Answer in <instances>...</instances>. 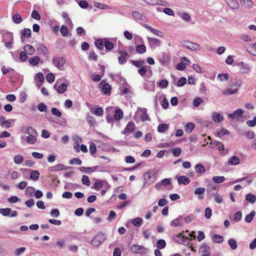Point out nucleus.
<instances>
[{
    "label": "nucleus",
    "mask_w": 256,
    "mask_h": 256,
    "mask_svg": "<svg viewBox=\"0 0 256 256\" xmlns=\"http://www.w3.org/2000/svg\"><path fill=\"white\" fill-rule=\"evenodd\" d=\"M67 86L65 84H62L58 88V92L60 94L64 93L66 90Z\"/></svg>",
    "instance_id": "63"
},
{
    "label": "nucleus",
    "mask_w": 256,
    "mask_h": 256,
    "mask_svg": "<svg viewBox=\"0 0 256 256\" xmlns=\"http://www.w3.org/2000/svg\"><path fill=\"white\" fill-rule=\"evenodd\" d=\"M182 219V216H179L178 218L173 220L170 222V226H172L178 227L182 226V224L180 222V220Z\"/></svg>",
    "instance_id": "33"
},
{
    "label": "nucleus",
    "mask_w": 256,
    "mask_h": 256,
    "mask_svg": "<svg viewBox=\"0 0 256 256\" xmlns=\"http://www.w3.org/2000/svg\"><path fill=\"white\" fill-rule=\"evenodd\" d=\"M143 178L144 180V184H143V187L145 186V185L148 186L154 182V178L150 172L145 173L143 175Z\"/></svg>",
    "instance_id": "8"
},
{
    "label": "nucleus",
    "mask_w": 256,
    "mask_h": 256,
    "mask_svg": "<svg viewBox=\"0 0 256 256\" xmlns=\"http://www.w3.org/2000/svg\"><path fill=\"white\" fill-rule=\"evenodd\" d=\"M228 164L231 165H236L240 163V159L236 156H232L228 160Z\"/></svg>",
    "instance_id": "28"
},
{
    "label": "nucleus",
    "mask_w": 256,
    "mask_h": 256,
    "mask_svg": "<svg viewBox=\"0 0 256 256\" xmlns=\"http://www.w3.org/2000/svg\"><path fill=\"white\" fill-rule=\"evenodd\" d=\"M102 90L104 94H108L111 90V88L108 84H105L102 87Z\"/></svg>",
    "instance_id": "47"
},
{
    "label": "nucleus",
    "mask_w": 256,
    "mask_h": 256,
    "mask_svg": "<svg viewBox=\"0 0 256 256\" xmlns=\"http://www.w3.org/2000/svg\"><path fill=\"white\" fill-rule=\"evenodd\" d=\"M214 144H215L216 146L220 152L222 154H223L224 146L223 145L222 143L220 142L215 141L214 142Z\"/></svg>",
    "instance_id": "44"
},
{
    "label": "nucleus",
    "mask_w": 256,
    "mask_h": 256,
    "mask_svg": "<svg viewBox=\"0 0 256 256\" xmlns=\"http://www.w3.org/2000/svg\"><path fill=\"white\" fill-rule=\"evenodd\" d=\"M14 37L12 32H8L3 35L2 42L13 41Z\"/></svg>",
    "instance_id": "30"
},
{
    "label": "nucleus",
    "mask_w": 256,
    "mask_h": 256,
    "mask_svg": "<svg viewBox=\"0 0 256 256\" xmlns=\"http://www.w3.org/2000/svg\"><path fill=\"white\" fill-rule=\"evenodd\" d=\"M212 240L216 243H222L224 241V238L222 236L215 234L212 236Z\"/></svg>",
    "instance_id": "31"
},
{
    "label": "nucleus",
    "mask_w": 256,
    "mask_h": 256,
    "mask_svg": "<svg viewBox=\"0 0 256 256\" xmlns=\"http://www.w3.org/2000/svg\"><path fill=\"white\" fill-rule=\"evenodd\" d=\"M166 242L164 240H159L156 244V246L158 248L162 249L166 247Z\"/></svg>",
    "instance_id": "48"
},
{
    "label": "nucleus",
    "mask_w": 256,
    "mask_h": 256,
    "mask_svg": "<svg viewBox=\"0 0 256 256\" xmlns=\"http://www.w3.org/2000/svg\"><path fill=\"white\" fill-rule=\"evenodd\" d=\"M98 168V166H95L94 167H88V168L81 166L79 168V170L80 172H83L84 173L89 174V173H90L91 172H93L95 171Z\"/></svg>",
    "instance_id": "17"
},
{
    "label": "nucleus",
    "mask_w": 256,
    "mask_h": 256,
    "mask_svg": "<svg viewBox=\"0 0 256 256\" xmlns=\"http://www.w3.org/2000/svg\"><path fill=\"white\" fill-rule=\"evenodd\" d=\"M15 120L10 119V120H7L6 119L5 117L3 116H0V125L2 126H4L6 128H9L11 126V122H15Z\"/></svg>",
    "instance_id": "10"
},
{
    "label": "nucleus",
    "mask_w": 256,
    "mask_h": 256,
    "mask_svg": "<svg viewBox=\"0 0 256 256\" xmlns=\"http://www.w3.org/2000/svg\"><path fill=\"white\" fill-rule=\"evenodd\" d=\"M147 110L145 108H140V112L141 113L140 118L142 122H144L149 119V116L147 114Z\"/></svg>",
    "instance_id": "25"
},
{
    "label": "nucleus",
    "mask_w": 256,
    "mask_h": 256,
    "mask_svg": "<svg viewBox=\"0 0 256 256\" xmlns=\"http://www.w3.org/2000/svg\"><path fill=\"white\" fill-rule=\"evenodd\" d=\"M148 40L149 45L152 48H155L156 47H158L161 44L160 40L157 38L148 37Z\"/></svg>",
    "instance_id": "12"
},
{
    "label": "nucleus",
    "mask_w": 256,
    "mask_h": 256,
    "mask_svg": "<svg viewBox=\"0 0 256 256\" xmlns=\"http://www.w3.org/2000/svg\"><path fill=\"white\" fill-rule=\"evenodd\" d=\"M94 44L98 49L102 50L103 48L104 44L102 40H97L95 41Z\"/></svg>",
    "instance_id": "60"
},
{
    "label": "nucleus",
    "mask_w": 256,
    "mask_h": 256,
    "mask_svg": "<svg viewBox=\"0 0 256 256\" xmlns=\"http://www.w3.org/2000/svg\"><path fill=\"white\" fill-rule=\"evenodd\" d=\"M34 192V188L32 186H28L25 190L26 196H31Z\"/></svg>",
    "instance_id": "58"
},
{
    "label": "nucleus",
    "mask_w": 256,
    "mask_h": 256,
    "mask_svg": "<svg viewBox=\"0 0 256 256\" xmlns=\"http://www.w3.org/2000/svg\"><path fill=\"white\" fill-rule=\"evenodd\" d=\"M116 212L113 210H110L109 213V215L108 217V220L109 222H112L116 218Z\"/></svg>",
    "instance_id": "55"
},
{
    "label": "nucleus",
    "mask_w": 256,
    "mask_h": 256,
    "mask_svg": "<svg viewBox=\"0 0 256 256\" xmlns=\"http://www.w3.org/2000/svg\"><path fill=\"white\" fill-rule=\"evenodd\" d=\"M31 30L30 28H24L22 32V36L26 38H30L31 36Z\"/></svg>",
    "instance_id": "61"
},
{
    "label": "nucleus",
    "mask_w": 256,
    "mask_h": 256,
    "mask_svg": "<svg viewBox=\"0 0 256 256\" xmlns=\"http://www.w3.org/2000/svg\"><path fill=\"white\" fill-rule=\"evenodd\" d=\"M241 85L242 82L240 80H231L227 86V89L225 90V95L236 93Z\"/></svg>",
    "instance_id": "1"
},
{
    "label": "nucleus",
    "mask_w": 256,
    "mask_h": 256,
    "mask_svg": "<svg viewBox=\"0 0 256 256\" xmlns=\"http://www.w3.org/2000/svg\"><path fill=\"white\" fill-rule=\"evenodd\" d=\"M173 239L178 244H185V242L188 240V238H186L182 233L178 234H175L172 236Z\"/></svg>",
    "instance_id": "11"
},
{
    "label": "nucleus",
    "mask_w": 256,
    "mask_h": 256,
    "mask_svg": "<svg viewBox=\"0 0 256 256\" xmlns=\"http://www.w3.org/2000/svg\"><path fill=\"white\" fill-rule=\"evenodd\" d=\"M226 4L229 7L232 9H238L239 8V4L236 0H228Z\"/></svg>",
    "instance_id": "24"
},
{
    "label": "nucleus",
    "mask_w": 256,
    "mask_h": 256,
    "mask_svg": "<svg viewBox=\"0 0 256 256\" xmlns=\"http://www.w3.org/2000/svg\"><path fill=\"white\" fill-rule=\"evenodd\" d=\"M182 45L186 48L192 51L198 52L200 50V44L188 40L183 41L182 42Z\"/></svg>",
    "instance_id": "3"
},
{
    "label": "nucleus",
    "mask_w": 256,
    "mask_h": 256,
    "mask_svg": "<svg viewBox=\"0 0 256 256\" xmlns=\"http://www.w3.org/2000/svg\"><path fill=\"white\" fill-rule=\"evenodd\" d=\"M94 5L96 7L100 9H101V10H105V9L109 8L108 6L106 4H102L99 2H95L94 3Z\"/></svg>",
    "instance_id": "53"
},
{
    "label": "nucleus",
    "mask_w": 256,
    "mask_h": 256,
    "mask_svg": "<svg viewBox=\"0 0 256 256\" xmlns=\"http://www.w3.org/2000/svg\"><path fill=\"white\" fill-rule=\"evenodd\" d=\"M210 247L206 244H202L200 248L201 254H210Z\"/></svg>",
    "instance_id": "26"
},
{
    "label": "nucleus",
    "mask_w": 256,
    "mask_h": 256,
    "mask_svg": "<svg viewBox=\"0 0 256 256\" xmlns=\"http://www.w3.org/2000/svg\"><path fill=\"white\" fill-rule=\"evenodd\" d=\"M130 249L132 252L135 254H144L146 253L147 251L146 248L138 244L132 245Z\"/></svg>",
    "instance_id": "4"
},
{
    "label": "nucleus",
    "mask_w": 256,
    "mask_h": 256,
    "mask_svg": "<svg viewBox=\"0 0 256 256\" xmlns=\"http://www.w3.org/2000/svg\"><path fill=\"white\" fill-rule=\"evenodd\" d=\"M246 200L248 201L252 204H254L256 201V198L255 196L248 194L246 196Z\"/></svg>",
    "instance_id": "42"
},
{
    "label": "nucleus",
    "mask_w": 256,
    "mask_h": 256,
    "mask_svg": "<svg viewBox=\"0 0 256 256\" xmlns=\"http://www.w3.org/2000/svg\"><path fill=\"white\" fill-rule=\"evenodd\" d=\"M91 112L94 114L96 116H102L104 114V110L102 108H96L94 112L91 110Z\"/></svg>",
    "instance_id": "46"
},
{
    "label": "nucleus",
    "mask_w": 256,
    "mask_h": 256,
    "mask_svg": "<svg viewBox=\"0 0 256 256\" xmlns=\"http://www.w3.org/2000/svg\"><path fill=\"white\" fill-rule=\"evenodd\" d=\"M10 211V208H0V214L4 216H8Z\"/></svg>",
    "instance_id": "51"
},
{
    "label": "nucleus",
    "mask_w": 256,
    "mask_h": 256,
    "mask_svg": "<svg viewBox=\"0 0 256 256\" xmlns=\"http://www.w3.org/2000/svg\"><path fill=\"white\" fill-rule=\"evenodd\" d=\"M102 244V241L99 238L98 236H95L92 240L90 244L94 247H98Z\"/></svg>",
    "instance_id": "27"
},
{
    "label": "nucleus",
    "mask_w": 256,
    "mask_h": 256,
    "mask_svg": "<svg viewBox=\"0 0 256 256\" xmlns=\"http://www.w3.org/2000/svg\"><path fill=\"white\" fill-rule=\"evenodd\" d=\"M242 217V212L240 211L236 212L233 217V220L234 222H238L240 221Z\"/></svg>",
    "instance_id": "49"
},
{
    "label": "nucleus",
    "mask_w": 256,
    "mask_h": 256,
    "mask_svg": "<svg viewBox=\"0 0 256 256\" xmlns=\"http://www.w3.org/2000/svg\"><path fill=\"white\" fill-rule=\"evenodd\" d=\"M255 214V212L254 210H252L250 214L246 216L245 218L246 222H250L252 220Z\"/></svg>",
    "instance_id": "43"
},
{
    "label": "nucleus",
    "mask_w": 256,
    "mask_h": 256,
    "mask_svg": "<svg viewBox=\"0 0 256 256\" xmlns=\"http://www.w3.org/2000/svg\"><path fill=\"white\" fill-rule=\"evenodd\" d=\"M123 112L119 108H116L114 110V119L117 121L120 120L123 117Z\"/></svg>",
    "instance_id": "19"
},
{
    "label": "nucleus",
    "mask_w": 256,
    "mask_h": 256,
    "mask_svg": "<svg viewBox=\"0 0 256 256\" xmlns=\"http://www.w3.org/2000/svg\"><path fill=\"white\" fill-rule=\"evenodd\" d=\"M66 168L67 167L65 166L64 164H58L54 166L50 167L48 170L51 172H55L62 170H66Z\"/></svg>",
    "instance_id": "23"
},
{
    "label": "nucleus",
    "mask_w": 256,
    "mask_h": 256,
    "mask_svg": "<svg viewBox=\"0 0 256 256\" xmlns=\"http://www.w3.org/2000/svg\"><path fill=\"white\" fill-rule=\"evenodd\" d=\"M24 158L21 155L18 154L14 158V162L16 164H20L24 161Z\"/></svg>",
    "instance_id": "40"
},
{
    "label": "nucleus",
    "mask_w": 256,
    "mask_h": 256,
    "mask_svg": "<svg viewBox=\"0 0 256 256\" xmlns=\"http://www.w3.org/2000/svg\"><path fill=\"white\" fill-rule=\"evenodd\" d=\"M178 182L179 184L186 185L190 182L189 178L184 176H182L177 178Z\"/></svg>",
    "instance_id": "18"
},
{
    "label": "nucleus",
    "mask_w": 256,
    "mask_h": 256,
    "mask_svg": "<svg viewBox=\"0 0 256 256\" xmlns=\"http://www.w3.org/2000/svg\"><path fill=\"white\" fill-rule=\"evenodd\" d=\"M68 29L66 26L62 25L61 26L60 28V32L62 36H66L68 35Z\"/></svg>",
    "instance_id": "54"
},
{
    "label": "nucleus",
    "mask_w": 256,
    "mask_h": 256,
    "mask_svg": "<svg viewBox=\"0 0 256 256\" xmlns=\"http://www.w3.org/2000/svg\"><path fill=\"white\" fill-rule=\"evenodd\" d=\"M240 4L242 6L250 9L252 8L254 3L251 0H240Z\"/></svg>",
    "instance_id": "15"
},
{
    "label": "nucleus",
    "mask_w": 256,
    "mask_h": 256,
    "mask_svg": "<svg viewBox=\"0 0 256 256\" xmlns=\"http://www.w3.org/2000/svg\"><path fill=\"white\" fill-rule=\"evenodd\" d=\"M168 128V124H160L157 128V130L159 132H164L166 131Z\"/></svg>",
    "instance_id": "37"
},
{
    "label": "nucleus",
    "mask_w": 256,
    "mask_h": 256,
    "mask_svg": "<svg viewBox=\"0 0 256 256\" xmlns=\"http://www.w3.org/2000/svg\"><path fill=\"white\" fill-rule=\"evenodd\" d=\"M172 154L174 156H178L180 155V153L182 152V150H181V149L180 148H173L172 150Z\"/></svg>",
    "instance_id": "64"
},
{
    "label": "nucleus",
    "mask_w": 256,
    "mask_h": 256,
    "mask_svg": "<svg viewBox=\"0 0 256 256\" xmlns=\"http://www.w3.org/2000/svg\"><path fill=\"white\" fill-rule=\"evenodd\" d=\"M52 61L54 65L58 70H63L64 66L66 63L65 58L61 56H54L52 58Z\"/></svg>",
    "instance_id": "2"
},
{
    "label": "nucleus",
    "mask_w": 256,
    "mask_h": 256,
    "mask_svg": "<svg viewBox=\"0 0 256 256\" xmlns=\"http://www.w3.org/2000/svg\"><path fill=\"white\" fill-rule=\"evenodd\" d=\"M238 66L240 67V73L245 74L249 72L250 68L247 64H245L243 62H240Z\"/></svg>",
    "instance_id": "14"
},
{
    "label": "nucleus",
    "mask_w": 256,
    "mask_h": 256,
    "mask_svg": "<svg viewBox=\"0 0 256 256\" xmlns=\"http://www.w3.org/2000/svg\"><path fill=\"white\" fill-rule=\"evenodd\" d=\"M30 172V178L36 181L38 180L40 176V172L36 170H28Z\"/></svg>",
    "instance_id": "22"
},
{
    "label": "nucleus",
    "mask_w": 256,
    "mask_h": 256,
    "mask_svg": "<svg viewBox=\"0 0 256 256\" xmlns=\"http://www.w3.org/2000/svg\"><path fill=\"white\" fill-rule=\"evenodd\" d=\"M37 108L40 112H46L48 106L44 103L40 102L38 105Z\"/></svg>",
    "instance_id": "39"
},
{
    "label": "nucleus",
    "mask_w": 256,
    "mask_h": 256,
    "mask_svg": "<svg viewBox=\"0 0 256 256\" xmlns=\"http://www.w3.org/2000/svg\"><path fill=\"white\" fill-rule=\"evenodd\" d=\"M228 244L232 250H235L237 248L236 242L233 238H230L228 240Z\"/></svg>",
    "instance_id": "45"
},
{
    "label": "nucleus",
    "mask_w": 256,
    "mask_h": 256,
    "mask_svg": "<svg viewBox=\"0 0 256 256\" xmlns=\"http://www.w3.org/2000/svg\"><path fill=\"white\" fill-rule=\"evenodd\" d=\"M194 127L195 124L194 123L188 122L185 126V131L188 133H190L192 132Z\"/></svg>",
    "instance_id": "36"
},
{
    "label": "nucleus",
    "mask_w": 256,
    "mask_h": 256,
    "mask_svg": "<svg viewBox=\"0 0 256 256\" xmlns=\"http://www.w3.org/2000/svg\"><path fill=\"white\" fill-rule=\"evenodd\" d=\"M132 222L134 226L139 227L142 224L143 220L142 218L138 217L133 219Z\"/></svg>",
    "instance_id": "32"
},
{
    "label": "nucleus",
    "mask_w": 256,
    "mask_h": 256,
    "mask_svg": "<svg viewBox=\"0 0 256 256\" xmlns=\"http://www.w3.org/2000/svg\"><path fill=\"white\" fill-rule=\"evenodd\" d=\"M120 56L118 57V63L120 64H123L126 62L127 58L128 57V54L126 50H120L118 51Z\"/></svg>",
    "instance_id": "6"
},
{
    "label": "nucleus",
    "mask_w": 256,
    "mask_h": 256,
    "mask_svg": "<svg viewBox=\"0 0 256 256\" xmlns=\"http://www.w3.org/2000/svg\"><path fill=\"white\" fill-rule=\"evenodd\" d=\"M51 112L53 115L56 116L58 118H60L62 115V112L56 108H52L51 109Z\"/></svg>",
    "instance_id": "52"
},
{
    "label": "nucleus",
    "mask_w": 256,
    "mask_h": 256,
    "mask_svg": "<svg viewBox=\"0 0 256 256\" xmlns=\"http://www.w3.org/2000/svg\"><path fill=\"white\" fill-rule=\"evenodd\" d=\"M36 50L40 54L46 56L49 54L48 48L42 43H38L36 44Z\"/></svg>",
    "instance_id": "7"
},
{
    "label": "nucleus",
    "mask_w": 256,
    "mask_h": 256,
    "mask_svg": "<svg viewBox=\"0 0 256 256\" xmlns=\"http://www.w3.org/2000/svg\"><path fill=\"white\" fill-rule=\"evenodd\" d=\"M168 82L166 80H160L158 84V86L160 87L164 88L167 87L168 86Z\"/></svg>",
    "instance_id": "56"
},
{
    "label": "nucleus",
    "mask_w": 256,
    "mask_h": 256,
    "mask_svg": "<svg viewBox=\"0 0 256 256\" xmlns=\"http://www.w3.org/2000/svg\"><path fill=\"white\" fill-rule=\"evenodd\" d=\"M31 16L32 18L36 20H40V16L38 12L36 10H32L31 14Z\"/></svg>",
    "instance_id": "57"
},
{
    "label": "nucleus",
    "mask_w": 256,
    "mask_h": 256,
    "mask_svg": "<svg viewBox=\"0 0 256 256\" xmlns=\"http://www.w3.org/2000/svg\"><path fill=\"white\" fill-rule=\"evenodd\" d=\"M82 163V160L78 158H74L70 160V164L72 165L74 164L80 165Z\"/></svg>",
    "instance_id": "59"
},
{
    "label": "nucleus",
    "mask_w": 256,
    "mask_h": 256,
    "mask_svg": "<svg viewBox=\"0 0 256 256\" xmlns=\"http://www.w3.org/2000/svg\"><path fill=\"white\" fill-rule=\"evenodd\" d=\"M24 50L29 55H32L35 52L34 48L30 44H26L24 47Z\"/></svg>",
    "instance_id": "20"
},
{
    "label": "nucleus",
    "mask_w": 256,
    "mask_h": 256,
    "mask_svg": "<svg viewBox=\"0 0 256 256\" xmlns=\"http://www.w3.org/2000/svg\"><path fill=\"white\" fill-rule=\"evenodd\" d=\"M195 169L196 172L200 174H203L206 171L204 167L200 164H197L195 166Z\"/></svg>",
    "instance_id": "29"
},
{
    "label": "nucleus",
    "mask_w": 256,
    "mask_h": 256,
    "mask_svg": "<svg viewBox=\"0 0 256 256\" xmlns=\"http://www.w3.org/2000/svg\"><path fill=\"white\" fill-rule=\"evenodd\" d=\"M12 21L16 24H18L20 23L22 21V16H20V14H14L12 16Z\"/></svg>",
    "instance_id": "38"
},
{
    "label": "nucleus",
    "mask_w": 256,
    "mask_h": 256,
    "mask_svg": "<svg viewBox=\"0 0 256 256\" xmlns=\"http://www.w3.org/2000/svg\"><path fill=\"white\" fill-rule=\"evenodd\" d=\"M212 118L215 122H220L223 120V117L217 112H214L212 114Z\"/></svg>",
    "instance_id": "41"
},
{
    "label": "nucleus",
    "mask_w": 256,
    "mask_h": 256,
    "mask_svg": "<svg viewBox=\"0 0 256 256\" xmlns=\"http://www.w3.org/2000/svg\"><path fill=\"white\" fill-rule=\"evenodd\" d=\"M135 128V124L133 122H130L127 124L126 126L124 128L123 134H125L126 132H132Z\"/></svg>",
    "instance_id": "21"
},
{
    "label": "nucleus",
    "mask_w": 256,
    "mask_h": 256,
    "mask_svg": "<svg viewBox=\"0 0 256 256\" xmlns=\"http://www.w3.org/2000/svg\"><path fill=\"white\" fill-rule=\"evenodd\" d=\"M38 134H28L26 137V141L28 143L33 144L36 142V137L38 136Z\"/></svg>",
    "instance_id": "16"
},
{
    "label": "nucleus",
    "mask_w": 256,
    "mask_h": 256,
    "mask_svg": "<svg viewBox=\"0 0 256 256\" xmlns=\"http://www.w3.org/2000/svg\"><path fill=\"white\" fill-rule=\"evenodd\" d=\"M82 184L86 185V186H90V182L89 178L86 176L84 175L82 177Z\"/></svg>",
    "instance_id": "50"
},
{
    "label": "nucleus",
    "mask_w": 256,
    "mask_h": 256,
    "mask_svg": "<svg viewBox=\"0 0 256 256\" xmlns=\"http://www.w3.org/2000/svg\"><path fill=\"white\" fill-rule=\"evenodd\" d=\"M102 186H104L105 188H110V185L106 180H98L94 183L92 188L96 190H98Z\"/></svg>",
    "instance_id": "5"
},
{
    "label": "nucleus",
    "mask_w": 256,
    "mask_h": 256,
    "mask_svg": "<svg viewBox=\"0 0 256 256\" xmlns=\"http://www.w3.org/2000/svg\"><path fill=\"white\" fill-rule=\"evenodd\" d=\"M21 131L22 133L30 134H36V130L32 126H23L22 127Z\"/></svg>",
    "instance_id": "13"
},
{
    "label": "nucleus",
    "mask_w": 256,
    "mask_h": 256,
    "mask_svg": "<svg viewBox=\"0 0 256 256\" xmlns=\"http://www.w3.org/2000/svg\"><path fill=\"white\" fill-rule=\"evenodd\" d=\"M180 18L186 22H188L190 20V16L188 12H184L181 14Z\"/></svg>",
    "instance_id": "62"
},
{
    "label": "nucleus",
    "mask_w": 256,
    "mask_h": 256,
    "mask_svg": "<svg viewBox=\"0 0 256 256\" xmlns=\"http://www.w3.org/2000/svg\"><path fill=\"white\" fill-rule=\"evenodd\" d=\"M136 50L138 54H144L146 52V47L144 44H138L136 46Z\"/></svg>",
    "instance_id": "34"
},
{
    "label": "nucleus",
    "mask_w": 256,
    "mask_h": 256,
    "mask_svg": "<svg viewBox=\"0 0 256 256\" xmlns=\"http://www.w3.org/2000/svg\"><path fill=\"white\" fill-rule=\"evenodd\" d=\"M40 60V58L37 56H34L32 58H30L28 60L30 64L34 66L38 65Z\"/></svg>",
    "instance_id": "35"
},
{
    "label": "nucleus",
    "mask_w": 256,
    "mask_h": 256,
    "mask_svg": "<svg viewBox=\"0 0 256 256\" xmlns=\"http://www.w3.org/2000/svg\"><path fill=\"white\" fill-rule=\"evenodd\" d=\"M244 113V110L242 109H238L234 110L233 113L228 114V116L232 119H236L239 120L242 118V114Z\"/></svg>",
    "instance_id": "9"
}]
</instances>
